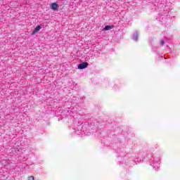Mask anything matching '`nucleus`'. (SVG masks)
<instances>
[{"mask_svg":"<svg viewBox=\"0 0 180 180\" xmlns=\"http://www.w3.org/2000/svg\"><path fill=\"white\" fill-rule=\"evenodd\" d=\"M161 164L160 157H155L153 158V162L150 164L153 168H158V166Z\"/></svg>","mask_w":180,"mask_h":180,"instance_id":"f257e3e1","label":"nucleus"},{"mask_svg":"<svg viewBox=\"0 0 180 180\" xmlns=\"http://www.w3.org/2000/svg\"><path fill=\"white\" fill-rule=\"evenodd\" d=\"M165 44V42L164 41V40H162V41H160L161 46H164Z\"/></svg>","mask_w":180,"mask_h":180,"instance_id":"0eeeda50","label":"nucleus"},{"mask_svg":"<svg viewBox=\"0 0 180 180\" xmlns=\"http://www.w3.org/2000/svg\"><path fill=\"white\" fill-rule=\"evenodd\" d=\"M110 29H112V26L110 25H107L104 27L103 30H110Z\"/></svg>","mask_w":180,"mask_h":180,"instance_id":"423d86ee","label":"nucleus"},{"mask_svg":"<svg viewBox=\"0 0 180 180\" xmlns=\"http://www.w3.org/2000/svg\"><path fill=\"white\" fill-rule=\"evenodd\" d=\"M132 39L135 41H137V40H139V32H135L132 36Z\"/></svg>","mask_w":180,"mask_h":180,"instance_id":"39448f33","label":"nucleus"},{"mask_svg":"<svg viewBox=\"0 0 180 180\" xmlns=\"http://www.w3.org/2000/svg\"><path fill=\"white\" fill-rule=\"evenodd\" d=\"M51 8L53 9V11H57L58 8V4L57 3H53L51 6Z\"/></svg>","mask_w":180,"mask_h":180,"instance_id":"20e7f679","label":"nucleus"},{"mask_svg":"<svg viewBox=\"0 0 180 180\" xmlns=\"http://www.w3.org/2000/svg\"><path fill=\"white\" fill-rule=\"evenodd\" d=\"M40 29H41V27L40 25H37L32 32V34H36V33H38L40 31Z\"/></svg>","mask_w":180,"mask_h":180,"instance_id":"7ed1b4c3","label":"nucleus"},{"mask_svg":"<svg viewBox=\"0 0 180 180\" xmlns=\"http://www.w3.org/2000/svg\"><path fill=\"white\" fill-rule=\"evenodd\" d=\"M86 67H88V63L84 62V63H80L78 65V69L79 70H84V68H86Z\"/></svg>","mask_w":180,"mask_h":180,"instance_id":"f03ea898","label":"nucleus"}]
</instances>
